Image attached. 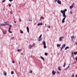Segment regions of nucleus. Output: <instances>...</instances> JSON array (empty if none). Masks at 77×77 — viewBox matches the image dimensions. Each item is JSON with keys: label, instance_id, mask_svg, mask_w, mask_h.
Listing matches in <instances>:
<instances>
[{"label": "nucleus", "instance_id": "f257e3e1", "mask_svg": "<svg viewBox=\"0 0 77 77\" xmlns=\"http://www.w3.org/2000/svg\"><path fill=\"white\" fill-rule=\"evenodd\" d=\"M66 11H67V10L66 9L64 10V11L61 10V13H63V15H64V16H66V15H65V12Z\"/></svg>", "mask_w": 77, "mask_h": 77}, {"label": "nucleus", "instance_id": "f03ea898", "mask_svg": "<svg viewBox=\"0 0 77 77\" xmlns=\"http://www.w3.org/2000/svg\"><path fill=\"white\" fill-rule=\"evenodd\" d=\"M11 27H12V25H9V30H8V32L10 33H12V32L11 31Z\"/></svg>", "mask_w": 77, "mask_h": 77}, {"label": "nucleus", "instance_id": "7ed1b4c3", "mask_svg": "<svg viewBox=\"0 0 77 77\" xmlns=\"http://www.w3.org/2000/svg\"><path fill=\"white\" fill-rule=\"evenodd\" d=\"M63 17H64V18L62 20V23H65V20L66 16L63 15Z\"/></svg>", "mask_w": 77, "mask_h": 77}, {"label": "nucleus", "instance_id": "20e7f679", "mask_svg": "<svg viewBox=\"0 0 77 77\" xmlns=\"http://www.w3.org/2000/svg\"><path fill=\"white\" fill-rule=\"evenodd\" d=\"M57 2L58 3V4H59V5H61V2L60 1L57 0Z\"/></svg>", "mask_w": 77, "mask_h": 77}, {"label": "nucleus", "instance_id": "39448f33", "mask_svg": "<svg viewBox=\"0 0 77 77\" xmlns=\"http://www.w3.org/2000/svg\"><path fill=\"white\" fill-rule=\"evenodd\" d=\"M52 73L53 75H55L56 74V72L54 71V70H53L52 72Z\"/></svg>", "mask_w": 77, "mask_h": 77}, {"label": "nucleus", "instance_id": "423d86ee", "mask_svg": "<svg viewBox=\"0 0 77 77\" xmlns=\"http://www.w3.org/2000/svg\"><path fill=\"white\" fill-rule=\"evenodd\" d=\"M26 29L27 30V32H28V33H29V28L28 26L26 27Z\"/></svg>", "mask_w": 77, "mask_h": 77}, {"label": "nucleus", "instance_id": "0eeeda50", "mask_svg": "<svg viewBox=\"0 0 77 77\" xmlns=\"http://www.w3.org/2000/svg\"><path fill=\"white\" fill-rule=\"evenodd\" d=\"M63 38V37H60L59 38V40L60 41H62V39Z\"/></svg>", "mask_w": 77, "mask_h": 77}, {"label": "nucleus", "instance_id": "6e6552de", "mask_svg": "<svg viewBox=\"0 0 77 77\" xmlns=\"http://www.w3.org/2000/svg\"><path fill=\"white\" fill-rule=\"evenodd\" d=\"M42 23H39L38 24V26H42Z\"/></svg>", "mask_w": 77, "mask_h": 77}, {"label": "nucleus", "instance_id": "1a4fd4ad", "mask_svg": "<svg viewBox=\"0 0 77 77\" xmlns=\"http://www.w3.org/2000/svg\"><path fill=\"white\" fill-rule=\"evenodd\" d=\"M34 44H33L32 45H32H30L29 46V48H31L32 47H33V46H34Z\"/></svg>", "mask_w": 77, "mask_h": 77}, {"label": "nucleus", "instance_id": "9d476101", "mask_svg": "<svg viewBox=\"0 0 77 77\" xmlns=\"http://www.w3.org/2000/svg\"><path fill=\"white\" fill-rule=\"evenodd\" d=\"M66 46V44H64L62 46V48H65V46Z\"/></svg>", "mask_w": 77, "mask_h": 77}, {"label": "nucleus", "instance_id": "9b49d317", "mask_svg": "<svg viewBox=\"0 0 77 77\" xmlns=\"http://www.w3.org/2000/svg\"><path fill=\"white\" fill-rule=\"evenodd\" d=\"M71 39H72V41L73 40V39H74V36H72L71 37Z\"/></svg>", "mask_w": 77, "mask_h": 77}, {"label": "nucleus", "instance_id": "f8f14e48", "mask_svg": "<svg viewBox=\"0 0 77 77\" xmlns=\"http://www.w3.org/2000/svg\"><path fill=\"white\" fill-rule=\"evenodd\" d=\"M73 7H74V6L72 5L71 6H70V9H72Z\"/></svg>", "mask_w": 77, "mask_h": 77}, {"label": "nucleus", "instance_id": "ddd939ff", "mask_svg": "<svg viewBox=\"0 0 77 77\" xmlns=\"http://www.w3.org/2000/svg\"><path fill=\"white\" fill-rule=\"evenodd\" d=\"M69 47H68V46H67L65 48V50H67L68 48H69Z\"/></svg>", "mask_w": 77, "mask_h": 77}, {"label": "nucleus", "instance_id": "4468645a", "mask_svg": "<svg viewBox=\"0 0 77 77\" xmlns=\"http://www.w3.org/2000/svg\"><path fill=\"white\" fill-rule=\"evenodd\" d=\"M6 24H1L0 25L1 26H6Z\"/></svg>", "mask_w": 77, "mask_h": 77}, {"label": "nucleus", "instance_id": "2eb2a0df", "mask_svg": "<svg viewBox=\"0 0 77 77\" xmlns=\"http://www.w3.org/2000/svg\"><path fill=\"white\" fill-rule=\"evenodd\" d=\"M43 44L44 45H46V44H45V42L44 41H43Z\"/></svg>", "mask_w": 77, "mask_h": 77}, {"label": "nucleus", "instance_id": "dca6fc26", "mask_svg": "<svg viewBox=\"0 0 77 77\" xmlns=\"http://www.w3.org/2000/svg\"><path fill=\"white\" fill-rule=\"evenodd\" d=\"M58 70H59V71H61V69H60V67H58Z\"/></svg>", "mask_w": 77, "mask_h": 77}, {"label": "nucleus", "instance_id": "f3484780", "mask_svg": "<svg viewBox=\"0 0 77 77\" xmlns=\"http://www.w3.org/2000/svg\"><path fill=\"white\" fill-rule=\"evenodd\" d=\"M4 74L5 75H7V73H6V72H4Z\"/></svg>", "mask_w": 77, "mask_h": 77}, {"label": "nucleus", "instance_id": "a211bd4d", "mask_svg": "<svg viewBox=\"0 0 77 77\" xmlns=\"http://www.w3.org/2000/svg\"><path fill=\"white\" fill-rule=\"evenodd\" d=\"M77 54V51H76L75 52H74V54H75V55H76Z\"/></svg>", "mask_w": 77, "mask_h": 77}, {"label": "nucleus", "instance_id": "6ab92c4d", "mask_svg": "<svg viewBox=\"0 0 77 77\" xmlns=\"http://www.w3.org/2000/svg\"><path fill=\"white\" fill-rule=\"evenodd\" d=\"M44 48H47V46L46 45H44Z\"/></svg>", "mask_w": 77, "mask_h": 77}, {"label": "nucleus", "instance_id": "aec40b11", "mask_svg": "<svg viewBox=\"0 0 77 77\" xmlns=\"http://www.w3.org/2000/svg\"><path fill=\"white\" fill-rule=\"evenodd\" d=\"M41 59H42V60H44V57H41Z\"/></svg>", "mask_w": 77, "mask_h": 77}, {"label": "nucleus", "instance_id": "412c9836", "mask_svg": "<svg viewBox=\"0 0 77 77\" xmlns=\"http://www.w3.org/2000/svg\"><path fill=\"white\" fill-rule=\"evenodd\" d=\"M45 56H47L48 55V53H45Z\"/></svg>", "mask_w": 77, "mask_h": 77}, {"label": "nucleus", "instance_id": "4be33fe9", "mask_svg": "<svg viewBox=\"0 0 77 77\" xmlns=\"http://www.w3.org/2000/svg\"><path fill=\"white\" fill-rule=\"evenodd\" d=\"M11 74H14V71H12L11 72Z\"/></svg>", "mask_w": 77, "mask_h": 77}, {"label": "nucleus", "instance_id": "5701e85b", "mask_svg": "<svg viewBox=\"0 0 77 77\" xmlns=\"http://www.w3.org/2000/svg\"><path fill=\"white\" fill-rule=\"evenodd\" d=\"M73 54H74V52H72V57H73Z\"/></svg>", "mask_w": 77, "mask_h": 77}, {"label": "nucleus", "instance_id": "b1692460", "mask_svg": "<svg viewBox=\"0 0 77 77\" xmlns=\"http://www.w3.org/2000/svg\"><path fill=\"white\" fill-rule=\"evenodd\" d=\"M20 32L21 33H23V31H22V30H20Z\"/></svg>", "mask_w": 77, "mask_h": 77}, {"label": "nucleus", "instance_id": "393cba45", "mask_svg": "<svg viewBox=\"0 0 77 77\" xmlns=\"http://www.w3.org/2000/svg\"><path fill=\"white\" fill-rule=\"evenodd\" d=\"M44 17H41V18H40V20H43L44 19Z\"/></svg>", "mask_w": 77, "mask_h": 77}, {"label": "nucleus", "instance_id": "a878e982", "mask_svg": "<svg viewBox=\"0 0 77 77\" xmlns=\"http://www.w3.org/2000/svg\"><path fill=\"white\" fill-rule=\"evenodd\" d=\"M57 47H60V45L58 44L57 45Z\"/></svg>", "mask_w": 77, "mask_h": 77}, {"label": "nucleus", "instance_id": "bb28decb", "mask_svg": "<svg viewBox=\"0 0 77 77\" xmlns=\"http://www.w3.org/2000/svg\"><path fill=\"white\" fill-rule=\"evenodd\" d=\"M20 51H21V49H18V50H17V51L18 52H20Z\"/></svg>", "mask_w": 77, "mask_h": 77}, {"label": "nucleus", "instance_id": "cd10ccee", "mask_svg": "<svg viewBox=\"0 0 77 77\" xmlns=\"http://www.w3.org/2000/svg\"><path fill=\"white\" fill-rule=\"evenodd\" d=\"M3 33H4V34H6V31H4Z\"/></svg>", "mask_w": 77, "mask_h": 77}, {"label": "nucleus", "instance_id": "c85d7f7f", "mask_svg": "<svg viewBox=\"0 0 77 77\" xmlns=\"http://www.w3.org/2000/svg\"><path fill=\"white\" fill-rule=\"evenodd\" d=\"M66 65V63H64V65L63 66V67H65V66Z\"/></svg>", "mask_w": 77, "mask_h": 77}, {"label": "nucleus", "instance_id": "c756f323", "mask_svg": "<svg viewBox=\"0 0 77 77\" xmlns=\"http://www.w3.org/2000/svg\"><path fill=\"white\" fill-rule=\"evenodd\" d=\"M70 64H69V65L67 67L66 69H68V68H69V65H70Z\"/></svg>", "mask_w": 77, "mask_h": 77}, {"label": "nucleus", "instance_id": "7c9ffc66", "mask_svg": "<svg viewBox=\"0 0 77 77\" xmlns=\"http://www.w3.org/2000/svg\"><path fill=\"white\" fill-rule=\"evenodd\" d=\"M5 23V24H6V25H9V23H8V22Z\"/></svg>", "mask_w": 77, "mask_h": 77}, {"label": "nucleus", "instance_id": "2f4dec72", "mask_svg": "<svg viewBox=\"0 0 77 77\" xmlns=\"http://www.w3.org/2000/svg\"><path fill=\"white\" fill-rule=\"evenodd\" d=\"M41 41V38H39L38 41Z\"/></svg>", "mask_w": 77, "mask_h": 77}, {"label": "nucleus", "instance_id": "473e14b6", "mask_svg": "<svg viewBox=\"0 0 77 77\" xmlns=\"http://www.w3.org/2000/svg\"><path fill=\"white\" fill-rule=\"evenodd\" d=\"M19 21L20 22H21V18H20L19 20Z\"/></svg>", "mask_w": 77, "mask_h": 77}, {"label": "nucleus", "instance_id": "72a5a7b5", "mask_svg": "<svg viewBox=\"0 0 77 77\" xmlns=\"http://www.w3.org/2000/svg\"><path fill=\"white\" fill-rule=\"evenodd\" d=\"M29 72L30 73H32V71L31 70H30Z\"/></svg>", "mask_w": 77, "mask_h": 77}, {"label": "nucleus", "instance_id": "f704fd0d", "mask_svg": "<svg viewBox=\"0 0 77 77\" xmlns=\"http://www.w3.org/2000/svg\"><path fill=\"white\" fill-rule=\"evenodd\" d=\"M10 14H12V11H10Z\"/></svg>", "mask_w": 77, "mask_h": 77}, {"label": "nucleus", "instance_id": "c9c22d12", "mask_svg": "<svg viewBox=\"0 0 77 77\" xmlns=\"http://www.w3.org/2000/svg\"><path fill=\"white\" fill-rule=\"evenodd\" d=\"M29 21H31V22H32V19H29Z\"/></svg>", "mask_w": 77, "mask_h": 77}, {"label": "nucleus", "instance_id": "e433bc0d", "mask_svg": "<svg viewBox=\"0 0 77 77\" xmlns=\"http://www.w3.org/2000/svg\"><path fill=\"white\" fill-rule=\"evenodd\" d=\"M41 37H42V35H41L39 37V38H41Z\"/></svg>", "mask_w": 77, "mask_h": 77}, {"label": "nucleus", "instance_id": "4c0bfd02", "mask_svg": "<svg viewBox=\"0 0 77 77\" xmlns=\"http://www.w3.org/2000/svg\"><path fill=\"white\" fill-rule=\"evenodd\" d=\"M75 60H76V61H77V57H75Z\"/></svg>", "mask_w": 77, "mask_h": 77}, {"label": "nucleus", "instance_id": "58836bf2", "mask_svg": "<svg viewBox=\"0 0 77 77\" xmlns=\"http://www.w3.org/2000/svg\"><path fill=\"white\" fill-rule=\"evenodd\" d=\"M6 0H3L2 1L3 3H4V2H5Z\"/></svg>", "mask_w": 77, "mask_h": 77}, {"label": "nucleus", "instance_id": "ea45409f", "mask_svg": "<svg viewBox=\"0 0 77 77\" xmlns=\"http://www.w3.org/2000/svg\"><path fill=\"white\" fill-rule=\"evenodd\" d=\"M72 77H74V75L72 74Z\"/></svg>", "mask_w": 77, "mask_h": 77}, {"label": "nucleus", "instance_id": "a19ab883", "mask_svg": "<svg viewBox=\"0 0 77 77\" xmlns=\"http://www.w3.org/2000/svg\"><path fill=\"white\" fill-rule=\"evenodd\" d=\"M11 5L9 4V8H10V7H11Z\"/></svg>", "mask_w": 77, "mask_h": 77}, {"label": "nucleus", "instance_id": "79ce46f5", "mask_svg": "<svg viewBox=\"0 0 77 77\" xmlns=\"http://www.w3.org/2000/svg\"><path fill=\"white\" fill-rule=\"evenodd\" d=\"M9 2H12L13 1V0H9Z\"/></svg>", "mask_w": 77, "mask_h": 77}, {"label": "nucleus", "instance_id": "37998d69", "mask_svg": "<svg viewBox=\"0 0 77 77\" xmlns=\"http://www.w3.org/2000/svg\"><path fill=\"white\" fill-rule=\"evenodd\" d=\"M12 62H13V63H15V62L14 60L12 61Z\"/></svg>", "mask_w": 77, "mask_h": 77}, {"label": "nucleus", "instance_id": "c03bdc74", "mask_svg": "<svg viewBox=\"0 0 77 77\" xmlns=\"http://www.w3.org/2000/svg\"><path fill=\"white\" fill-rule=\"evenodd\" d=\"M74 4H75V3H74H74L72 4V5L74 6Z\"/></svg>", "mask_w": 77, "mask_h": 77}, {"label": "nucleus", "instance_id": "a18cd8bd", "mask_svg": "<svg viewBox=\"0 0 77 77\" xmlns=\"http://www.w3.org/2000/svg\"><path fill=\"white\" fill-rule=\"evenodd\" d=\"M57 0H54V2H57Z\"/></svg>", "mask_w": 77, "mask_h": 77}, {"label": "nucleus", "instance_id": "49530a36", "mask_svg": "<svg viewBox=\"0 0 77 77\" xmlns=\"http://www.w3.org/2000/svg\"><path fill=\"white\" fill-rule=\"evenodd\" d=\"M75 45H77V42H76L75 43Z\"/></svg>", "mask_w": 77, "mask_h": 77}, {"label": "nucleus", "instance_id": "de8ad7c7", "mask_svg": "<svg viewBox=\"0 0 77 77\" xmlns=\"http://www.w3.org/2000/svg\"><path fill=\"white\" fill-rule=\"evenodd\" d=\"M62 48H63L62 47H61V50H60V51H62Z\"/></svg>", "mask_w": 77, "mask_h": 77}, {"label": "nucleus", "instance_id": "09e8293b", "mask_svg": "<svg viewBox=\"0 0 77 77\" xmlns=\"http://www.w3.org/2000/svg\"><path fill=\"white\" fill-rule=\"evenodd\" d=\"M14 23H16V21H14Z\"/></svg>", "mask_w": 77, "mask_h": 77}, {"label": "nucleus", "instance_id": "8fccbe9b", "mask_svg": "<svg viewBox=\"0 0 77 77\" xmlns=\"http://www.w3.org/2000/svg\"><path fill=\"white\" fill-rule=\"evenodd\" d=\"M57 74H59V71H57Z\"/></svg>", "mask_w": 77, "mask_h": 77}, {"label": "nucleus", "instance_id": "3c124183", "mask_svg": "<svg viewBox=\"0 0 77 77\" xmlns=\"http://www.w3.org/2000/svg\"><path fill=\"white\" fill-rule=\"evenodd\" d=\"M12 39H14V37H12Z\"/></svg>", "mask_w": 77, "mask_h": 77}, {"label": "nucleus", "instance_id": "603ef678", "mask_svg": "<svg viewBox=\"0 0 77 77\" xmlns=\"http://www.w3.org/2000/svg\"><path fill=\"white\" fill-rule=\"evenodd\" d=\"M48 28H50V26H48Z\"/></svg>", "mask_w": 77, "mask_h": 77}, {"label": "nucleus", "instance_id": "864d4df0", "mask_svg": "<svg viewBox=\"0 0 77 77\" xmlns=\"http://www.w3.org/2000/svg\"><path fill=\"white\" fill-rule=\"evenodd\" d=\"M70 14H72V11H70Z\"/></svg>", "mask_w": 77, "mask_h": 77}, {"label": "nucleus", "instance_id": "5fc2aeb1", "mask_svg": "<svg viewBox=\"0 0 77 77\" xmlns=\"http://www.w3.org/2000/svg\"><path fill=\"white\" fill-rule=\"evenodd\" d=\"M75 77H77V75H75Z\"/></svg>", "mask_w": 77, "mask_h": 77}, {"label": "nucleus", "instance_id": "6e6d98bb", "mask_svg": "<svg viewBox=\"0 0 77 77\" xmlns=\"http://www.w3.org/2000/svg\"><path fill=\"white\" fill-rule=\"evenodd\" d=\"M21 54L22 55H23V53H21Z\"/></svg>", "mask_w": 77, "mask_h": 77}, {"label": "nucleus", "instance_id": "4d7b16f0", "mask_svg": "<svg viewBox=\"0 0 77 77\" xmlns=\"http://www.w3.org/2000/svg\"><path fill=\"white\" fill-rule=\"evenodd\" d=\"M19 64H20V62H19Z\"/></svg>", "mask_w": 77, "mask_h": 77}, {"label": "nucleus", "instance_id": "13d9d810", "mask_svg": "<svg viewBox=\"0 0 77 77\" xmlns=\"http://www.w3.org/2000/svg\"><path fill=\"white\" fill-rule=\"evenodd\" d=\"M53 14H54V13H53Z\"/></svg>", "mask_w": 77, "mask_h": 77}]
</instances>
